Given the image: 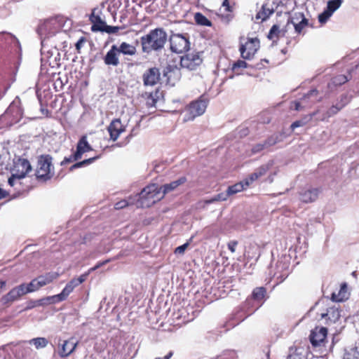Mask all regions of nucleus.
I'll use <instances>...</instances> for the list:
<instances>
[{"label": "nucleus", "instance_id": "10", "mask_svg": "<svg viewBox=\"0 0 359 359\" xmlns=\"http://www.w3.org/2000/svg\"><path fill=\"white\" fill-rule=\"evenodd\" d=\"M89 19L92 24L91 30L93 32H104L107 24L102 18V12L99 8L93 9Z\"/></svg>", "mask_w": 359, "mask_h": 359}, {"label": "nucleus", "instance_id": "37", "mask_svg": "<svg viewBox=\"0 0 359 359\" xmlns=\"http://www.w3.org/2000/svg\"><path fill=\"white\" fill-rule=\"evenodd\" d=\"M348 80L349 79L344 74H339L332 78L331 81L329 83V86H341L346 83Z\"/></svg>", "mask_w": 359, "mask_h": 359}, {"label": "nucleus", "instance_id": "21", "mask_svg": "<svg viewBox=\"0 0 359 359\" xmlns=\"http://www.w3.org/2000/svg\"><path fill=\"white\" fill-rule=\"evenodd\" d=\"M119 53L117 49L116 45H113L110 50L107 53L104 57V64L107 65H112L116 67L119 64Z\"/></svg>", "mask_w": 359, "mask_h": 359}, {"label": "nucleus", "instance_id": "4", "mask_svg": "<svg viewBox=\"0 0 359 359\" xmlns=\"http://www.w3.org/2000/svg\"><path fill=\"white\" fill-rule=\"evenodd\" d=\"M208 102L209 100L204 95L190 102L184 108L183 121L184 122L191 121L195 118L203 114L206 110Z\"/></svg>", "mask_w": 359, "mask_h": 359}, {"label": "nucleus", "instance_id": "8", "mask_svg": "<svg viewBox=\"0 0 359 359\" xmlns=\"http://www.w3.org/2000/svg\"><path fill=\"white\" fill-rule=\"evenodd\" d=\"M203 62V52L192 51L181 57L180 65L189 70H196Z\"/></svg>", "mask_w": 359, "mask_h": 359}, {"label": "nucleus", "instance_id": "34", "mask_svg": "<svg viewBox=\"0 0 359 359\" xmlns=\"http://www.w3.org/2000/svg\"><path fill=\"white\" fill-rule=\"evenodd\" d=\"M276 268L280 269V274L278 276V273H276L275 276H277V278L279 280V283L283 282L288 276V266H285V264L278 262L276 264Z\"/></svg>", "mask_w": 359, "mask_h": 359}, {"label": "nucleus", "instance_id": "48", "mask_svg": "<svg viewBox=\"0 0 359 359\" xmlns=\"http://www.w3.org/2000/svg\"><path fill=\"white\" fill-rule=\"evenodd\" d=\"M80 158L75 157V151L69 157H65L64 159L61 161L60 165H65L66 164L72 163L74 161H77L80 160Z\"/></svg>", "mask_w": 359, "mask_h": 359}, {"label": "nucleus", "instance_id": "32", "mask_svg": "<svg viewBox=\"0 0 359 359\" xmlns=\"http://www.w3.org/2000/svg\"><path fill=\"white\" fill-rule=\"evenodd\" d=\"M101 156H102V154H99V155H96V156H95L93 157L85 159L83 161H79V162H76V163H74V165H72L70 167L69 170L72 171L74 169H77V168H81V167L87 166V165L94 163L97 159L100 158Z\"/></svg>", "mask_w": 359, "mask_h": 359}, {"label": "nucleus", "instance_id": "27", "mask_svg": "<svg viewBox=\"0 0 359 359\" xmlns=\"http://www.w3.org/2000/svg\"><path fill=\"white\" fill-rule=\"evenodd\" d=\"M117 49L119 54L125 55L133 56L137 53L136 47L126 42H122L119 46H117Z\"/></svg>", "mask_w": 359, "mask_h": 359}, {"label": "nucleus", "instance_id": "26", "mask_svg": "<svg viewBox=\"0 0 359 359\" xmlns=\"http://www.w3.org/2000/svg\"><path fill=\"white\" fill-rule=\"evenodd\" d=\"M187 180V177L183 176L175 181L161 186L160 187L163 194V196H165L166 194L175 190L179 186L184 184Z\"/></svg>", "mask_w": 359, "mask_h": 359}, {"label": "nucleus", "instance_id": "60", "mask_svg": "<svg viewBox=\"0 0 359 359\" xmlns=\"http://www.w3.org/2000/svg\"><path fill=\"white\" fill-rule=\"evenodd\" d=\"M173 355V351L170 350L168 351L163 357H156L154 359H170V358Z\"/></svg>", "mask_w": 359, "mask_h": 359}, {"label": "nucleus", "instance_id": "14", "mask_svg": "<svg viewBox=\"0 0 359 359\" xmlns=\"http://www.w3.org/2000/svg\"><path fill=\"white\" fill-rule=\"evenodd\" d=\"M160 78V70L157 67L148 69L142 75V80L144 86H153L159 82Z\"/></svg>", "mask_w": 359, "mask_h": 359}, {"label": "nucleus", "instance_id": "46", "mask_svg": "<svg viewBox=\"0 0 359 359\" xmlns=\"http://www.w3.org/2000/svg\"><path fill=\"white\" fill-rule=\"evenodd\" d=\"M344 359H359V352L356 349H351L344 354Z\"/></svg>", "mask_w": 359, "mask_h": 359}, {"label": "nucleus", "instance_id": "61", "mask_svg": "<svg viewBox=\"0 0 359 359\" xmlns=\"http://www.w3.org/2000/svg\"><path fill=\"white\" fill-rule=\"evenodd\" d=\"M293 106L291 107L293 108L296 111H300L303 109V107H302L300 102L294 101L292 103Z\"/></svg>", "mask_w": 359, "mask_h": 359}, {"label": "nucleus", "instance_id": "49", "mask_svg": "<svg viewBox=\"0 0 359 359\" xmlns=\"http://www.w3.org/2000/svg\"><path fill=\"white\" fill-rule=\"evenodd\" d=\"M123 28H125V27L109 26L107 25L104 29V32L107 34H114L118 32L119 29Z\"/></svg>", "mask_w": 359, "mask_h": 359}, {"label": "nucleus", "instance_id": "17", "mask_svg": "<svg viewBox=\"0 0 359 359\" xmlns=\"http://www.w3.org/2000/svg\"><path fill=\"white\" fill-rule=\"evenodd\" d=\"M78 342H74L73 339L64 340L57 346V354L61 358H67L71 355L77 346Z\"/></svg>", "mask_w": 359, "mask_h": 359}, {"label": "nucleus", "instance_id": "30", "mask_svg": "<svg viewBox=\"0 0 359 359\" xmlns=\"http://www.w3.org/2000/svg\"><path fill=\"white\" fill-rule=\"evenodd\" d=\"M287 359H306L304 350L302 347H290Z\"/></svg>", "mask_w": 359, "mask_h": 359}, {"label": "nucleus", "instance_id": "35", "mask_svg": "<svg viewBox=\"0 0 359 359\" xmlns=\"http://www.w3.org/2000/svg\"><path fill=\"white\" fill-rule=\"evenodd\" d=\"M266 294V290L264 287H257L253 290L252 297L254 300L261 301L264 299Z\"/></svg>", "mask_w": 359, "mask_h": 359}, {"label": "nucleus", "instance_id": "11", "mask_svg": "<svg viewBox=\"0 0 359 359\" xmlns=\"http://www.w3.org/2000/svg\"><path fill=\"white\" fill-rule=\"evenodd\" d=\"M163 76L166 77V81L170 86H175L181 77L182 73L180 68L175 65H168L163 70Z\"/></svg>", "mask_w": 359, "mask_h": 359}, {"label": "nucleus", "instance_id": "51", "mask_svg": "<svg viewBox=\"0 0 359 359\" xmlns=\"http://www.w3.org/2000/svg\"><path fill=\"white\" fill-rule=\"evenodd\" d=\"M278 136L273 137H269L265 142H264V144H266V148H268L271 146H273L276 144L278 142Z\"/></svg>", "mask_w": 359, "mask_h": 359}, {"label": "nucleus", "instance_id": "19", "mask_svg": "<svg viewBox=\"0 0 359 359\" xmlns=\"http://www.w3.org/2000/svg\"><path fill=\"white\" fill-rule=\"evenodd\" d=\"M321 190L318 188H311L302 190L299 192V198L302 202L310 203L316 201Z\"/></svg>", "mask_w": 359, "mask_h": 359}, {"label": "nucleus", "instance_id": "44", "mask_svg": "<svg viewBox=\"0 0 359 359\" xmlns=\"http://www.w3.org/2000/svg\"><path fill=\"white\" fill-rule=\"evenodd\" d=\"M230 196V195L228 194V191H226V194L220 193L216 195L215 197L212 198L210 200L206 201V203H212L215 201H226L227 198Z\"/></svg>", "mask_w": 359, "mask_h": 359}, {"label": "nucleus", "instance_id": "23", "mask_svg": "<svg viewBox=\"0 0 359 359\" xmlns=\"http://www.w3.org/2000/svg\"><path fill=\"white\" fill-rule=\"evenodd\" d=\"M340 316V311L335 306L328 308L326 313H322V318L325 319L327 324L336 323L339 320Z\"/></svg>", "mask_w": 359, "mask_h": 359}, {"label": "nucleus", "instance_id": "50", "mask_svg": "<svg viewBox=\"0 0 359 359\" xmlns=\"http://www.w3.org/2000/svg\"><path fill=\"white\" fill-rule=\"evenodd\" d=\"M332 15V13H329L328 11L325 10L324 12H323L322 13H320L319 15H318V20L320 23H324L325 22L327 19Z\"/></svg>", "mask_w": 359, "mask_h": 359}, {"label": "nucleus", "instance_id": "63", "mask_svg": "<svg viewBox=\"0 0 359 359\" xmlns=\"http://www.w3.org/2000/svg\"><path fill=\"white\" fill-rule=\"evenodd\" d=\"M318 93V92L317 90H311L304 97V100H305L306 98H309V97L313 95H317Z\"/></svg>", "mask_w": 359, "mask_h": 359}, {"label": "nucleus", "instance_id": "29", "mask_svg": "<svg viewBox=\"0 0 359 359\" xmlns=\"http://www.w3.org/2000/svg\"><path fill=\"white\" fill-rule=\"evenodd\" d=\"M286 32V29H281L278 25H273L268 34V38L270 40H278L279 38L285 36Z\"/></svg>", "mask_w": 359, "mask_h": 359}, {"label": "nucleus", "instance_id": "42", "mask_svg": "<svg viewBox=\"0 0 359 359\" xmlns=\"http://www.w3.org/2000/svg\"><path fill=\"white\" fill-rule=\"evenodd\" d=\"M341 0H330L327 2V11L332 14L339 8L341 4Z\"/></svg>", "mask_w": 359, "mask_h": 359}, {"label": "nucleus", "instance_id": "62", "mask_svg": "<svg viewBox=\"0 0 359 359\" xmlns=\"http://www.w3.org/2000/svg\"><path fill=\"white\" fill-rule=\"evenodd\" d=\"M39 306L43 305H49L48 301L46 300V297L41 298L40 299H37Z\"/></svg>", "mask_w": 359, "mask_h": 359}, {"label": "nucleus", "instance_id": "1", "mask_svg": "<svg viewBox=\"0 0 359 359\" xmlns=\"http://www.w3.org/2000/svg\"><path fill=\"white\" fill-rule=\"evenodd\" d=\"M167 41V34L163 28L151 29L147 34L140 38L142 50L149 53L163 48Z\"/></svg>", "mask_w": 359, "mask_h": 359}, {"label": "nucleus", "instance_id": "56", "mask_svg": "<svg viewBox=\"0 0 359 359\" xmlns=\"http://www.w3.org/2000/svg\"><path fill=\"white\" fill-rule=\"evenodd\" d=\"M188 246V243H186L180 246H178L177 248H175V253L183 254Z\"/></svg>", "mask_w": 359, "mask_h": 359}, {"label": "nucleus", "instance_id": "25", "mask_svg": "<svg viewBox=\"0 0 359 359\" xmlns=\"http://www.w3.org/2000/svg\"><path fill=\"white\" fill-rule=\"evenodd\" d=\"M60 276V273L56 271H50L39 276L36 278L39 281L38 285L42 287L45 285L52 283L54 280H57Z\"/></svg>", "mask_w": 359, "mask_h": 359}, {"label": "nucleus", "instance_id": "53", "mask_svg": "<svg viewBox=\"0 0 359 359\" xmlns=\"http://www.w3.org/2000/svg\"><path fill=\"white\" fill-rule=\"evenodd\" d=\"M264 149H266V144H264V143L263 144H257L252 147V148L251 149V152H252V154H255L262 151Z\"/></svg>", "mask_w": 359, "mask_h": 359}, {"label": "nucleus", "instance_id": "9", "mask_svg": "<svg viewBox=\"0 0 359 359\" xmlns=\"http://www.w3.org/2000/svg\"><path fill=\"white\" fill-rule=\"evenodd\" d=\"M234 5H231L229 0H224L222 6L224 7V11H222L220 8L219 13H217V16L220 19V20L225 24L230 23L234 18Z\"/></svg>", "mask_w": 359, "mask_h": 359}, {"label": "nucleus", "instance_id": "2", "mask_svg": "<svg viewBox=\"0 0 359 359\" xmlns=\"http://www.w3.org/2000/svg\"><path fill=\"white\" fill-rule=\"evenodd\" d=\"M135 205L137 208H149L164 198L161 187L156 184H151L144 187L135 196Z\"/></svg>", "mask_w": 359, "mask_h": 359}, {"label": "nucleus", "instance_id": "45", "mask_svg": "<svg viewBox=\"0 0 359 359\" xmlns=\"http://www.w3.org/2000/svg\"><path fill=\"white\" fill-rule=\"evenodd\" d=\"M46 300L48 301L49 304H55L64 301L60 294L46 297Z\"/></svg>", "mask_w": 359, "mask_h": 359}, {"label": "nucleus", "instance_id": "18", "mask_svg": "<svg viewBox=\"0 0 359 359\" xmlns=\"http://www.w3.org/2000/svg\"><path fill=\"white\" fill-rule=\"evenodd\" d=\"M93 147L88 141L87 135H83L78 140L76 146L75 157L81 158L85 153L93 151Z\"/></svg>", "mask_w": 359, "mask_h": 359}, {"label": "nucleus", "instance_id": "16", "mask_svg": "<svg viewBox=\"0 0 359 359\" xmlns=\"http://www.w3.org/2000/svg\"><path fill=\"white\" fill-rule=\"evenodd\" d=\"M327 334V329L324 327H316L311 331L310 334V341L314 346H317L323 343Z\"/></svg>", "mask_w": 359, "mask_h": 359}, {"label": "nucleus", "instance_id": "13", "mask_svg": "<svg viewBox=\"0 0 359 359\" xmlns=\"http://www.w3.org/2000/svg\"><path fill=\"white\" fill-rule=\"evenodd\" d=\"M107 130L109 133L110 139L116 141L126 131V126L122 123L120 118H114L107 127Z\"/></svg>", "mask_w": 359, "mask_h": 359}, {"label": "nucleus", "instance_id": "24", "mask_svg": "<svg viewBox=\"0 0 359 359\" xmlns=\"http://www.w3.org/2000/svg\"><path fill=\"white\" fill-rule=\"evenodd\" d=\"M269 169V166L266 165L259 167L254 172L250 174L248 177L244 180L245 186L249 187L254 181L258 180L260 177L265 175Z\"/></svg>", "mask_w": 359, "mask_h": 359}, {"label": "nucleus", "instance_id": "6", "mask_svg": "<svg viewBox=\"0 0 359 359\" xmlns=\"http://www.w3.org/2000/svg\"><path fill=\"white\" fill-rule=\"evenodd\" d=\"M32 170L30 162L24 158H18L14 162L13 172L8 180L9 185H13L18 179H24Z\"/></svg>", "mask_w": 359, "mask_h": 359}, {"label": "nucleus", "instance_id": "47", "mask_svg": "<svg viewBox=\"0 0 359 359\" xmlns=\"http://www.w3.org/2000/svg\"><path fill=\"white\" fill-rule=\"evenodd\" d=\"M74 288L72 287L69 285L67 284L66 286L63 288L62 292L60 293L63 300H66L69 295L74 291Z\"/></svg>", "mask_w": 359, "mask_h": 359}, {"label": "nucleus", "instance_id": "5", "mask_svg": "<svg viewBox=\"0 0 359 359\" xmlns=\"http://www.w3.org/2000/svg\"><path fill=\"white\" fill-rule=\"evenodd\" d=\"M260 47V41L257 37L240 38L239 51L244 60H252Z\"/></svg>", "mask_w": 359, "mask_h": 359}, {"label": "nucleus", "instance_id": "36", "mask_svg": "<svg viewBox=\"0 0 359 359\" xmlns=\"http://www.w3.org/2000/svg\"><path fill=\"white\" fill-rule=\"evenodd\" d=\"M194 20L197 25L207 27H212V24L203 14L196 13L194 15Z\"/></svg>", "mask_w": 359, "mask_h": 359}, {"label": "nucleus", "instance_id": "64", "mask_svg": "<svg viewBox=\"0 0 359 359\" xmlns=\"http://www.w3.org/2000/svg\"><path fill=\"white\" fill-rule=\"evenodd\" d=\"M150 98L147 101V104L149 106H154L156 102V100L152 97L151 95H150Z\"/></svg>", "mask_w": 359, "mask_h": 359}, {"label": "nucleus", "instance_id": "54", "mask_svg": "<svg viewBox=\"0 0 359 359\" xmlns=\"http://www.w3.org/2000/svg\"><path fill=\"white\" fill-rule=\"evenodd\" d=\"M110 261H111V259H106V260H104V261H102V262H99L98 263H97V264H96L95 266H93V267L90 268V269L88 270V272H89V273H90V272L94 271H95V270L98 269L99 268H100L101 266H104V265L107 264V263H109Z\"/></svg>", "mask_w": 359, "mask_h": 359}, {"label": "nucleus", "instance_id": "3", "mask_svg": "<svg viewBox=\"0 0 359 359\" xmlns=\"http://www.w3.org/2000/svg\"><path fill=\"white\" fill-rule=\"evenodd\" d=\"M53 157L50 154H41L38 156L34 175L37 181L46 182L55 175Z\"/></svg>", "mask_w": 359, "mask_h": 359}, {"label": "nucleus", "instance_id": "31", "mask_svg": "<svg viewBox=\"0 0 359 359\" xmlns=\"http://www.w3.org/2000/svg\"><path fill=\"white\" fill-rule=\"evenodd\" d=\"M38 283V279L36 278L28 284H20L22 288L24 290L25 294L39 290L41 286L39 285Z\"/></svg>", "mask_w": 359, "mask_h": 359}, {"label": "nucleus", "instance_id": "38", "mask_svg": "<svg viewBox=\"0 0 359 359\" xmlns=\"http://www.w3.org/2000/svg\"><path fill=\"white\" fill-rule=\"evenodd\" d=\"M272 13L273 11L267 8L266 4H264L262 5L261 10L256 15V18L261 19L262 20H266Z\"/></svg>", "mask_w": 359, "mask_h": 359}, {"label": "nucleus", "instance_id": "7", "mask_svg": "<svg viewBox=\"0 0 359 359\" xmlns=\"http://www.w3.org/2000/svg\"><path fill=\"white\" fill-rule=\"evenodd\" d=\"M170 48L172 52L182 53L189 50L190 42L187 34H173L169 38Z\"/></svg>", "mask_w": 359, "mask_h": 359}, {"label": "nucleus", "instance_id": "41", "mask_svg": "<svg viewBox=\"0 0 359 359\" xmlns=\"http://www.w3.org/2000/svg\"><path fill=\"white\" fill-rule=\"evenodd\" d=\"M29 343L33 344L36 348H44L48 345V341L44 337H37L30 340Z\"/></svg>", "mask_w": 359, "mask_h": 359}, {"label": "nucleus", "instance_id": "43", "mask_svg": "<svg viewBox=\"0 0 359 359\" xmlns=\"http://www.w3.org/2000/svg\"><path fill=\"white\" fill-rule=\"evenodd\" d=\"M247 66H248V64L245 61L238 60V61L235 62L232 65L231 69L234 73L239 74L240 72H238V70L240 69H245L247 67Z\"/></svg>", "mask_w": 359, "mask_h": 359}, {"label": "nucleus", "instance_id": "22", "mask_svg": "<svg viewBox=\"0 0 359 359\" xmlns=\"http://www.w3.org/2000/svg\"><path fill=\"white\" fill-rule=\"evenodd\" d=\"M350 293L348 290V286L346 283L341 284L339 290L337 292H334L332 294L331 299L335 302H341L348 299Z\"/></svg>", "mask_w": 359, "mask_h": 359}, {"label": "nucleus", "instance_id": "12", "mask_svg": "<svg viewBox=\"0 0 359 359\" xmlns=\"http://www.w3.org/2000/svg\"><path fill=\"white\" fill-rule=\"evenodd\" d=\"M292 24L295 32L298 34L302 33L304 29L309 26V20L305 18L303 13H297L293 18L287 20V25Z\"/></svg>", "mask_w": 359, "mask_h": 359}, {"label": "nucleus", "instance_id": "40", "mask_svg": "<svg viewBox=\"0 0 359 359\" xmlns=\"http://www.w3.org/2000/svg\"><path fill=\"white\" fill-rule=\"evenodd\" d=\"M89 275V272H86L81 275L78 278H72L67 284L72 286V288H75L79 285L85 282Z\"/></svg>", "mask_w": 359, "mask_h": 359}, {"label": "nucleus", "instance_id": "39", "mask_svg": "<svg viewBox=\"0 0 359 359\" xmlns=\"http://www.w3.org/2000/svg\"><path fill=\"white\" fill-rule=\"evenodd\" d=\"M136 198L130 196L128 200H121L115 203L114 208L116 210L122 209L130 205H135Z\"/></svg>", "mask_w": 359, "mask_h": 359}, {"label": "nucleus", "instance_id": "52", "mask_svg": "<svg viewBox=\"0 0 359 359\" xmlns=\"http://www.w3.org/2000/svg\"><path fill=\"white\" fill-rule=\"evenodd\" d=\"M86 42V38L84 36H81L76 43L75 47L78 53H81V49L83 47V44Z\"/></svg>", "mask_w": 359, "mask_h": 359}, {"label": "nucleus", "instance_id": "57", "mask_svg": "<svg viewBox=\"0 0 359 359\" xmlns=\"http://www.w3.org/2000/svg\"><path fill=\"white\" fill-rule=\"evenodd\" d=\"M237 245H238V241H231L229 242L228 244H227L228 249L232 253L235 252L236 248Z\"/></svg>", "mask_w": 359, "mask_h": 359}, {"label": "nucleus", "instance_id": "15", "mask_svg": "<svg viewBox=\"0 0 359 359\" xmlns=\"http://www.w3.org/2000/svg\"><path fill=\"white\" fill-rule=\"evenodd\" d=\"M25 292L21 285L16 286L6 294L1 297V302L3 305L8 306L15 301L18 300Z\"/></svg>", "mask_w": 359, "mask_h": 359}, {"label": "nucleus", "instance_id": "59", "mask_svg": "<svg viewBox=\"0 0 359 359\" xmlns=\"http://www.w3.org/2000/svg\"><path fill=\"white\" fill-rule=\"evenodd\" d=\"M10 196L9 192L3 188L0 187V200Z\"/></svg>", "mask_w": 359, "mask_h": 359}, {"label": "nucleus", "instance_id": "28", "mask_svg": "<svg viewBox=\"0 0 359 359\" xmlns=\"http://www.w3.org/2000/svg\"><path fill=\"white\" fill-rule=\"evenodd\" d=\"M343 99H341L340 104H337L336 105H332L331 107L329 108V109L323 114V118H321V121H325L327 120L329 118L334 116L337 114L341 109H342L346 103L342 102Z\"/></svg>", "mask_w": 359, "mask_h": 359}, {"label": "nucleus", "instance_id": "55", "mask_svg": "<svg viewBox=\"0 0 359 359\" xmlns=\"http://www.w3.org/2000/svg\"><path fill=\"white\" fill-rule=\"evenodd\" d=\"M37 306H39L38 301L31 299L27 302L25 310H30Z\"/></svg>", "mask_w": 359, "mask_h": 359}, {"label": "nucleus", "instance_id": "58", "mask_svg": "<svg viewBox=\"0 0 359 359\" xmlns=\"http://www.w3.org/2000/svg\"><path fill=\"white\" fill-rule=\"evenodd\" d=\"M305 124H306V122H304L303 121H296L291 124L290 128L292 130H294L296 128L303 126Z\"/></svg>", "mask_w": 359, "mask_h": 359}, {"label": "nucleus", "instance_id": "20", "mask_svg": "<svg viewBox=\"0 0 359 359\" xmlns=\"http://www.w3.org/2000/svg\"><path fill=\"white\" fill-rule=\"evenodd\" d=\"M53 25L52 20H46L38 26L36 32L41 38H48L55 33Z\"/></svg>", "mask_w": 359, "mask_h": 359}, {"label": "nucleus", "instance_id": "33", "mask_svg": "<svg viewBox=\"0 0 359 359\" xmlns=\"http://www.w3.org/2000/svg\"><path fill=\"white\" fill-rule=\"evenodd\" d=\"M248 186H245V181L240 182L238 183H236L232 186H229L227 189L228 194L229 195H233L236 194L238 192H241L248 188Z\"/></svg>", "mask_w": 359, "mask_h": 359}]
</instances>
